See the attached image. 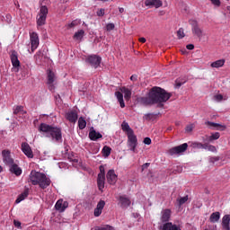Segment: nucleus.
Instances as JSON below:
<instances>
[{"mask_svg": "<svg viewBox=\"0 0 230 230\" xmlns=\"http://www.w3.org/2000/svg\"><path fill=\"white\" fill-rule=\"evenodd\" d=\"M169 98H172V93L161 87L155 86L149 91L147 96L138 97L137 102L145 106L158 104V107H163V103H166Z\"/></svg>", "mask_w": 230, "mask_h": 230, "instance_id": "1", "label": "nucleus"}, {"mask_svg": "<svg viewBox=\"0 0 230 230\" xmlns=\"http://www.w3.org/2000/svg\"><path fill=\"white\" fill-rule=\"evenodd\" d=\"M40 132L46 134V137H51L57 143H62V128L53 127L49 124L41 123L39 128Z\"/></svg>", "mask_w": 230, "mask_h": 230, "instance_id": "2", "label": "nucleus"}, {"mask_svg": "<svg viewBox=\"0 0 230 230\" xmlns=\"http://www.w3.org/2000/svg\"><path fill=\"white\" fill-rule=\"evenodd\" d=\"M30 181L33 186H37L38 184L41 190H46V188L51 184V180L46 177V174L36 171L31 172Z\"/></svg>", "mask_w": 230, "mask_h": 230, "instance_id": "3", "label": "nucleus"}, {"mask_svg": "<svg viewBox=\"0 0 230 230\" xmlns=\"http://www.w3.org/2000/svg\"><path fill=\"white\" fill-rule=\"evenodd\" d=\"M119 91L120 92L115 93V96L118 102H119L121 109H125V101H123V94H124L125 100L128 102V100H130V98L132 97V91L125 86L121 87Z\"/></svg>", "mask_w": 230, "mask_h": 230, "instance_id": "4", "label": "nucleus"}, {"mask_svg": "<svg viewBox=\"0 0 230 230\" xmlns=\"http://www.w3.org/2000/svg\"><path fill=\"white\" fill-rule=\"evenodd\" d=\"M189 24L191 26V33L193 37L199 39V40H202V38L205 37L206 33H204V29L200 27L199 22L197 20H189Z\"/></svg>", "mask_w": 230, "mask_h": 230, "instance_id": "5", "label": "nucleus"}, {"mask_svg": "<svg viewBox=\"0 0 230 230\" xmlns=\"http://www.w3.org/2000/svg\"><path fill=\"white\" fill-rule=\"evenodd\" d=\"M48 18V7L42 5L40 8V12L36 17L37 26H44L46 24V19Z\"/></svg>", "mask_w": 230, "mask_h": 230, "instance_id": "6", "label": "nucleus"}, {"mask_svg": "<svg viewBox=\"0 0 230 230\" xmlns=\"http://www.w3.org/2000/svg\"><path fill=\"white\" fill-rule=\"evenodd\" d=\"M11 62L13 64V73H19V67H21V61H19V57L17 55V51L13 50L11 52Z\"/></svg>", "mask_w": 230, "mask_h": 230, "instance_id": "7", "label": "nucleus"}, {"mask_svg": "<svg viewBox=\"0 0 230 230\" xmlns=\"http://www.w3.org/2000/svg\"><path fill=\"white\" fill-rule=\"evenodd\" d=\"M30 42H31V53L39 48L40 40L39 34L35 31L30 32Z\"/></svg>", "mask_w": 230, "mask_h": 230, "instance_id": "8", "label": "nucleus"}, {"mask_svg": "<svg viewBox=\"0 0 230 230\" xmlns=\"http://www.w3.org/2000/svg\"><path fill=\"white\" fill-rule=\"evenodd\" d=\"M186 150H188V144L184 143L182 145L169 149L167 154L169 155H177L178 154H182V152H186Z\"/></svg>", "mask_w": 230, "mask_h": 230, "instance_id": "9", "label": "nucleus"}, {"mask_svg": "<svg viewBox=\"0 0 230 230\" xmlns=\"http://www.w3.org/2000/svg\"><path fill=\"white\" fill-rule=\"evenodd\" d=\"M128 136V146L131 152H136L137 146V137L133 133H129Z\"/></svg>", "mask_w": 230, "mask_h": 230, "instance_id": "10", "label": "nucleus"}, {"mask_svg": "<svg viewBox=\"0 0 230 230\" xmlns=\"http://www.w3.org/2000/svg\"><path fill=\"white\" fill-rule=\"evenodd\" d=\"M55 80H57V76L55 73L51 70L47 71V84L49 85V91H55Z\"/></svg>", "mask_w": 230, "mask_h": 230, "instance_id": "11", "label": "nucleus"}, {"mask_svg": "<svg viewBox=\"0 0 230 230\" xmlns=\"http://www.w3.org/2000/svg\"><path fill=\"white\" fill-rule=\"evenodd\" d=\"M86 62L87 64H90L92 67L96 69L97 67H100V64H102V58L96 55H92L86 58Z\"/></svg>", "mask_w": 230, "mask_h": 230, "instance_id": "12", "label": "nucleus"}, {"mask_svg": "<svg viewBox=\"0 0 230 230\" xmlns=\"http://www.w3.org/2000/svg\"><path fill=\"white\" fill-rule=\"evenodd\" d=\"M2 157H3V162L7 166H10V165L13 164V163H15L13 161V158H12V155H11L10 150H3L2 151Z\"/></svg>", "mask_w": 230, "mask_h": 230, "instance_id": "13", "label": "nucleus"}, {"mask_svg": "<svg viewBox=\"0 0 230 230\" xmlns=\"http://www.w3.org/2000/svg\"><path fill=\"white\" fill-rule=\"evenodd\" d=\"M22 152L29 158L33 159V151L31 150V147L30 146L29 143L23 142L22 143Z\"/></svg>", "mask_w": 230, "mask_h": 230, "instance_id": "14", "label": "nucleus"}, {"mask_svg": "<svg viewBox=\"0 0 230 230\" xmlns=\"http://www.w3.org/2000/svg\"><path fill=\"white\" fill-rule=\"evenodd\" d=\"M55 208L59 213H64V211L69 208V203L67 201H64V199H58L55 205Z\"/></svg>", "mask_w": 230, "mask_h": 230, "instance_id": "15", "label": "nucleus"}, {"mask_svg": "<svg viewBox=\"0 0 230 230\" xmlns=\"http://www.w3.org/2000/svg\"><path fill=\"white\" fill-rule=\"evenodd\" d=\"M145 4L150 8H161L163 6L162 0H146Z\"/></svg>", "mask_w": 230, "mask_h": 230, "instance_id": "16", "label": "nucleus"}, {"mask_svg": "<svg viewBox=\"0 0 230 230\" xmlns=\"http://www.w3.org/2000/svg\"><path fill=\"white\" fill-rule=\"evenodd\" d=\"M66 119L70 121V123H76L78 112H76V111H70L66 113Z\"/></svg>", "mask_w": 230, "mask_h": 230, "instance_id": "17", "label": "nucleus"}, {"mask_svg": "<svg viewBox=\"0 0 230 230\" xmlns=\"http://www.w3.org/2000/svg\"><path fill=\"white\" fill-rule=\"evenodd\" d=\"M106 179L109 184H116L118 181V175H116L114 170H110L106 175Z\"/></svg>", "mask_w": 230, "mask_h": 230, "instance_id": "18", "label": "nucleus"}, {"mask_svg": "<svg viewBox=\"0 0 230 230\" xmlns=\"http://www.w3.org/2000/svg\"><path fill=\"white\" fill-rule=\"evenodd\" d=\"M9 172L16 175V177H19L22 174V169H21V167H19V165L15 163L9 165Z\"/></svg>", "mask_w": 230, "mask_h": 230, "instance_id": "19", "label": "nucleus"}, {"mask_svg": "<svg viewBox=\"0 0 230 230\" xmlns=\"http://www.w3.org/2000/svg\"><path fill=\"white\" fill-rule=\"evenodd\" d=\"M103 208H105V201L101 199L97 203L96 208H94V212H93L94 217H100V215H102L103 211Z\"/></svg>", "mask_w": 230, "mask_h": 230, "instance_id": "20", "label": "nucleus"}, {"mask_svg": "<svg viewBox=\"0 0 230 230\" xmlns=\"http://www.w3.org/2000/svg\"><path fill=\"white\" fill-rule=\"evenodd\" d=\"M205 125L208 126V128H216L217 130H226V126H223L218 123L206 121Z\"/></svg>", "mask_w": 230, "mask_h": 230, "instance_id": "21", "label": "nucleus"}, {"mask_svg": "<svg viewBox=\"0 0 230 230\" xmlns=\"http://www.w3.org/2000/svg\"><path fill=\"white\" fill-rule=\"evenodd\" d=\"M89 137H90L91 141H98V139H102V137H103V136L101 135L100 132H98L94 129H92L89 132Z\"/></svg>", "mask_w": 230, "mask_h": 230, "instance_id": "22", "label": "nucleus"}, {"mask_svg": "<svg viewBox=\"0 0 230 230\" xmlns=\"http://www.w3.org/2000/svg\"><path fill=\"white\" fill-rule=\"evenodd\" d=\"M230 215H225L222 218V227L223 230H230Z\"/></svg>", "mask_w": 230, "mask_h": 230, "instance_id": "23", "label": "nucleus"}, {"mask_svg": "<svg viewBox=\"0 0 230 230\" xmlns=\"http://www.w3.org/2000/svg\"><path fill=\"white\" fill-rule=\"evenodd\" d=\"M97 184L100 191H103L105 188V176L103 174H98Z\"/></svg>", "mask_w": 230, "mask_h": 230, "instance_id": "24", "label": "nucleus"}, {"mask_svg": "<svg viewBox=\"0 0 230 230\" xmlns=\"http://www.w3.org/2000/svg\"><path fill=\"white\" fill-rule=\"evenodd\" d=\"M170 217H172V210L164 209L162 211L161 221L162 222H168V220H170Z\"/></svg>", "mask_w": 230, "mask_h": 230, "instance_id": "25", "label": "nucleus"}, {"mask_svg": "<svg viewBox=\"0 0 230 230\" xmlns=\"http://www.w3.org/2000/svg\"><path fill=\"white\" fill-rule=\"evenodd\" d=\"M28 195H30V190L25 189V190L22 194H20L18 196V198L16 199V200H15L16 204L22 202V200H24V199H26L28 197Z\"/></svg>", "mask_w": 230, "mask_h": 230, "instance_id": "26", "label": "nucleus"}, {"mask_svg": "<svg viewBox=\"0 0 230 230\" xmlns=\"http://www.w3.org/2000/svg\"><path fill=\"white\" fill-rule=\"evenodd\" d=\"M121 128H122L123 132H127V136H128V134L134 133V130L132 128H130L128 122L123 121L121 124Z\"/></svg>", "mask_w": 230, "mask_h": 230, "instance_id": "27", "label": "nucleus"}, {"mask_svg": "<svg viewBox=\"0 0 230 230\" xmlns=\"http://www.w3.org/2000/svg\"><path fill=\"white\" fill-rule=\"evenodd\" d=\"M84 36H85V31L79 30L74 34L73 39L74 40H82V39H84Z\"/></svg>", "mask_w": 230, "mask_h": 230, "instance_id": "28", "label": "nucleus"}, {"mask_svg": "<svg viewBox=\"0 0 230 230\" xmlns=\"http://www.w3.org/2000/svg\"><path fill=\"white\" fill-rule=\"evenodd\" d=\"M119 202L121 204L122 208H128L130 206V199L128 198H126L125 196L119 197Z\"/></svg>", "mask_w": 230, "mask_h": 230, "instance_id": "29", "label": "nucleus"}, {"mask_svg": "<svg viewBox=\"0 0 230 230\" xmlns=\"http://www.w3.org/2000/svg\"><path fill=\"white\" fill-rule=\"evenodd\" d=\"M163 230H181V227L177 226V225H173L172 223H165L163 226Z\"/></svg>", "mask_w": 230, "mask_h": 230, "instance_id": "30", "label": "nucleus"}, {"mask_svg": "<svg viewBox=\"0 0 230 230\" xmlns=\"http://www.w3.org/2000/svg\"><path fill=\"white\" fill-rule=\"evenodd\" d=\"M209 220L212 224H215L220 220V212H214L210 215Z\"/></svg>", "mask_w": 230, "mask_h": 230, "instance_id": "31", "label": "nucleus"}, {"mask_svg": "<svg viewBox=\"0 0 230 230\" xmlns=\"http://www.w3.org/2000/svg\"><path fill=\"white\" fill-rule=\"evenodd\" d=\"M224 64H226V60L225 59H218L217 61H214L213 63H211V67H223Z\"/></svg>", "mask_w": 230, "mask_h": 230, "instance_id": "32", "label": "nucleus"}, {"mask_svg": "<svg viewBox=\"0 0 230 230\" xmlns=\"http://www.w3.org/2000/svg\"><path fill=\"white\" fill-rule=\"evenodd\" d=\"M78 127H79L80 130H84V128H85V127H87V121H85V119H84V117L79 118Z\"/></svg>", "mask_w": 230, "mask_h": 230, "instance_id": "33", "label": "nucleus"}, {"mask_svg": "<svg viewBox=\"0 0 230 230\" xmlns=\"http://www.w3.org/2000/svg\"><path fill=\"white\" fill-rule=\"evenodd\" d=\"M112 151V149L110 146H105L102 148V155L103 157H109V155H111V152Z\"/></svg>", "mask_w": 230, "mask_h": 230, "instance_id": "34", "label": "nucleus"}, {"mask_svg": "<svg viewBox=\"0 0 230 230\" xmlns=\"http://www.w3.org/2000/svg\"><path fill=\"white\" fill-rule=\"evenodd\" d=\"M204 150H208V152H217V147L208 144H203Z\"/></svg>", "mask_w": 230, "mask_h": 230, "instance_id": "35", "label": "nucleus"}, {"mask_svg": "<svg viewBox=\"0 0 230 230\" xmlns=\"http://www.w3.org/2000/svg\"><path fill=\"white\" fill-rule=\"evenodd\" d=\"M184 84H186V79L184 78H178L175 81V85L177 89H179V87H181V85H184Z\"/></svg>", "mask_w": 230, "mask_h": 230, "instance_id": "36", "label": "nucleus"}, {"mask_svg": "<svg viewBox=\"0 0 230 230\" xmlns=\"http://www.w3.org/2000/svg\"><path fill=\"white\" fill-rule=\"evenodd\" d=\"M81 22V20H74L71 23L67 24V28H75V26H78Z\"/></svg>", "mask_w": 230, "mask_h": 230, "instance_id": "37", "label": "nucleus"}, {"mask_svg": "<svg viewBox=\"0 0 230 230\" xmlns=\"http://www.w3.org/2000/svg\"><path fill=\"white\" fill-rule=\"evenodd\" d=\"M144 119H146V121H152V120L155 119V114L147 113L144 116Z\"/></svg>", "mask_w": 230, "mask_h": 230, "instance_id": "38", "label": "nucleus"}, {"mask_svg": "<svg viewBox=\"0 0 230 230\" xmlns=\"http://www.w3.org/2000/svg\"><path fill=\"white\" fill-rule=\"evenodd\" d=\"M22 114L24 112V108L22 106H15L13 109V114Z\"/></svg>", "mask_w": 230, "mask_h": 230, "instance_id": "39", "label": "nucleus"}, {"mask_svg": "<svg viewBox=\"0 0 230 230\" xmlns=\"http://www.w3.org/2000/svg\"><path fill=\"white\" fill-rule=\"evenodd\" d=\"M177 37L178 39H184L186 37V34L184 33V29L180 28L177 31Z\"/></svg>", "mask_w": 230, "mask_h": 230, "instance_id": "40", "label": "nucleus"}, {"mask_svg": "<svg viewBox=\"0 0 230 230\" xmlns=\"http://www.w3.org/2000/svg\"><path fill=\"white\" fill-rule=\"evenodd\" d=\"M220 137V133L218 132H216V133H213L210 137H209V141H215L217 139H218Z\"/></svg>", "mask_w": 230, "mask_h": 230, "instance_id": "41", "label": "nucleus"}, {"mask_svg": "<svg viewBox=\"0 0 230 230\" xmlns=\"http://www.w3.org/2000/svg\"><path fill=\"white\" fill-rule=\"evenodd\" d=\"M179 202V206H182V204H186V202H188V196H184L182 198H180L178 199Z\"/></svg>", "mask_w": 230, "mask_h": 230, "instance_id": "42", "label": "nucleus"}, {"mask_svg": "<svg viewBox=\"0 0 230 230\" xmlns=\"http://www.w3.org/2000/svg\"><path fill=\"white\" fill-rule=\"evenodd\" d=\"M94 230H115V229H114V227L107 225L105 226L96 227Z\"/></svg>", "mask_w": 230, "mask_h": 230, "instance_id": "43", "label": "nucleus"}, {"mask_svg": "<svg viewBox=\"0 0 230 230\" xmlns=\"http://www.w3.org/2000/svg\"><path fill=\"white\" fill-rule=\"evenodd\" d=\"M192 146H193V148H203L204 144L199 143V142H194V143H192Z\"/></svg>", "mask_w": 230, "mask_h": 230, "instance_id": "44", "label": "nucleus"}, {"mask_svg": "<svg viewBox=\"0 0 230 230\" xmlns=\"http://www.w3.org/2000/svg\"><path fill=\"white\" fill-rule=\"evenodd\" d=\"M114 28H116V26L114 25V23H108L106 25V30L107 31H112V30H114Z\"/></svg>", "mask_w": 230, "mask_h": 230, "instance_id": "45", "label": "nucleus"}, {"mask_svg": "<svg viewBox=\"0 0 230 230\" xmlns=\"http://www.w3.org/2000/svg\"><path fill=\"white\" fill-rule=\"evenodd\" d=\"M214 100L216 102H222L224 100V96L222 94H216L214 96Z\"/></svg>", "mask_w": 230, "mask_h": 230, "instance_id": "46", "label": "nucleus"}, {"mask_svg": "<svg viewBox=\"0 0 230 230\" xmlns=\"http://www.w3.org/2000/svg\"><path fill=\"white\" fill-rule=\"evenodd\" d=\"M97 15H98V17H103L105 15V9H100L97 12Z\"/></svg>", "mask_w": 230, "mask_h": 230, "instance_id": "47", "label": "nucleus"}, {"mask_svg": "<svg viewBox=\"0 0 230 230\" xmlns=\"http://www.w3.org/2000/svg\"><path fill=\"white\" fill-rule=\"evenodd\" d=\"M99 168H100L99 175H102L103 177H105V167H103V165H101Z\"/></svg>", "mask_w": 230, "mask_h": 230, "instance_id": "48", "label": "nucleus"}, {"mask_svg": "<svg viewBox=\"0 0 230 230\" xmlns=\"http://www.w3.org/2000/svg\"><path fill=\"white\" fill-rule=\"evenodd\" d=\"M144 144L145 145H152V139H150V137L144 138Z\"/></svg>", "mask_w": 230, "mask_h": 230, "instance_id": "49", "label": "nucleus"}, {"mask_svg": "<svg viewBox=\"0 0 230 230\" xmlns=\"http://www.w3.org/2000/svg\"><path fill=\"white\" fill-rule=\"evenodd\" d=\"M215 6H220V0H210Z\"/></svg>", "mask_w": 230, "mask_h": 230, "instance_id": "50", "label": "nucleus"}, {"mask_svg": "<svg viewBox=\"0 0 230 230\" xmlns=\"http://www.w3.org/2000/svg\"><path fill=\"white\" fill-rule=\"evenodd\" d=\"M217 161H220V157L214 156L210 158V163H217Z\"/></svg>", "mask_w": 230, "mask_h": 230, "instance_id": "51", "label": "nucleus"}, {"mask_svg": "<svg viewBox=\"0 0 230 230\" xmlns=\"http://www.w3.org/2000/svg\"><path fill=\"white\" fill-rule=\"evenodd\" d=\"M185 130H186V132H191L193 130V125L190 124V125L187 126Z\"/></svg>", "mask_w": 230, "mask_h": 230, "instance_id": "52", "label": "nucleus"}, {"mask_svg": "<svg viewBox=\"0 0 230 230\" xmlns=\"http://www.w3.org/2000/svg\"><path fill=\"white\" fill-rule=\"evenodd\" d=\"M130 81H131V82H136V81H137V75H131V76H130Z\"/></svg>", "mask_w": 230, "mask_h": 230, "instance_id": "53", "label": "nucleus"}, {"mask_svg": "<svg viewBox=\"0 0 230 230\" xmlns=\"http://www.w3.org/2000/svg\"><path fill=\"white\" fill-rule=\"evenodd\" d=\"M187 49H190V50L195 49V45H193V44L187 45Z\"/></svg>", "mask_w": 230, "mask_h": 230, "instance_id": "54", "label": "nucleus"}, {"mask_svg": "<svg viewBox=\"0 0 230 230\" xmlns=\"http://www.w3.org/2000/svg\"><path fill=\"white\" fill-rule=\"evenodd\" d=\"M148 166H150V163H146L142 165V170H145L146 168H148Z\"/></svg>", "mask_w": 230, "mask_h": 230, "instance_id": "55", "label": "nucleus"}, {"mask_svg": "<svg viewBox=\"0 0 230 230\" xmlns=\"http://www.w3.org/2000/svg\"><path fill=\"white\" fill-rule=\"evenodd\" d=\"M5 17L7 19V22H12V15L7 14Z\"/></svg>", "mask_w": 230, "mask_h": 230, "instance_id": "56", "label": "nucleus"}, {"mask_svg": "<svg viewBox=\"0 0 230 230\" xmlns=\"http://www.w3.org/2000/svg\"><path fill=\"white\" fill-rule=\"evenodd\" d=\"M14 226L15 227H21V222L14 220Z\"/></svg>", "mask_w": 230, "mask_h": 230, "instance_id": "57", "label": "nucleus"}, {"mask_svg": "<svg viewBox=\"0 0 230 230\" xmlns=\"http://www.w3.org/2000/svg\"><path fill=\"white\" fill-rule=\"evenodd\" d=\"M139 42H142V44H145V42H146V39H145V38H140V39H139Z\"/></svg>", "mask_w": 230, "mask_h": 230, "instance_id": "58", "label": "nucleus"}, {"mask_svg": "<svg viewBox=\"0 0 230 230\" xmlns=\"http://www.w3.org/2000/svg\"><path fill=\"white\" fill-rule=\"evenodd\" d=\"M119 13H123V12H125V9L123 7L119 8Z\"/></svg>", "mask_w": 230, "mask_h": 230, "instance_id": "59", "label": "nucleus"}, {"mask_svg": "<svg viewBox=\"0 0 230 230\" xmlns=\"http://www.w3.org/2000/svg\"><path fill=\"white\" fill-rule=\"evenodd\" d=\"M226 10H227L228 13H230V6H227Z\"/></svg>", "mask_w": 230, "mask_h": 230, "instance_id": "60", "label": "nucleus"}, {"mask_svg": "<svg viewBox=\"0 0 230 230\" xmlns=\"http://www.w3.org/2000/svg\"><path fill=\"white\" fill-rule=\"evenodd\" d=\"M1 172H3V167L2 166H0V173H1Z\"/></svg>", "mask_w": 230, "mask_h": 230, "instance_id": "61", "label": "nucleus"}]
</instances>
